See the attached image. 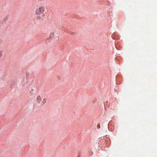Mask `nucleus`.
I'll list each match as a JSON object with an SVG mask.
<instances>
[{
    "label": "nucleus",
    "mask_w": 157,
    "mask_h": 157,
    "mask_svg": "<svg viewBox=\"0 0 157 157\" xmlns=\"http://www.w3.org/2000/svg\"><path fill=\"white\" fill-rule=\"evenodd\" d=\"M45 11V7L44 6H41L38 7L35 11V14L37 16V19H41V17L40 15L44 16V12Z\"/></svg>",
    "instance_id": "f257e3e1"
},
{
    "label": "nucleus",
    "mask_w": 157,
    "mask_h": 157,
    "mask_svg": "<svg viewBox=\"0 0 157 157\" xmlns=\"http://www.w3.org/2000/svg\"><path fill=\"white\" fill-rule=\"evenodd\" d=\"M36 101L38 104H40L41 105H43L46 102V100L45 98H44L43 101L41 97L39 95H38L36 97Z\"/></svg>",
    "instance_id": "f03ea898"
},
{
    "label": "nucleus",
    "mask_w": 157,
    "mask_h": 157,
    "mask_svg": "<svg viewBox=\"0 0 157 157\" xmlns=\"http://www.w3.org/2000/svg\"><path fill=\"white\" fill-rule=\"evenodd\" d=\"M53 36H54V33H50L49 37L50 38H52V37H53Z\"/></svg>",
    "instance_id": "7ed1b4c3"
},
{
    "label": "nucleus",
    "mask_w": 157,
    "mask_h": 157,
    "mask_svg": "<svg viewBox=\"0 0 157 157\" xmlns=\"http://www.w3.org/2000/svg\"><path fill=\"white\" fill-rule=\"evenodd\" d=\"M2 52H0V58L2 57Z\"/></svg>",
    "instance_id": "20e7f679"
},
{
    "label": "nucleus",
    "mask_w": 157,
    "mask_h": 157,
    "mask_svg": "<svg viewBox=\"0 0 157 157\" xmlns=\"http://www.w3.org/2000/svg\"><path fill=\"white\" fill-rule=\"evenodd\" d=\"M97 127L98 128H100V125L99 124H98V125L97 126Z\"/></svg>",
    "instance_id": "39448f33"
},
{
    "label": "nucleus",
    "mask_w": 157,
    "mask_h": 157,
    "mask_svg": "<svg viewBox=\"0 0 157 157\" xmlns=\"http://www.w3.org/2000/svg\"><path fill=\"white\" fill-rule=\"evenodd\" d=\"M40 0V1H44V0Z\"/></svg>",
    "instance_id": "423d86ee"
}]
</instances>
